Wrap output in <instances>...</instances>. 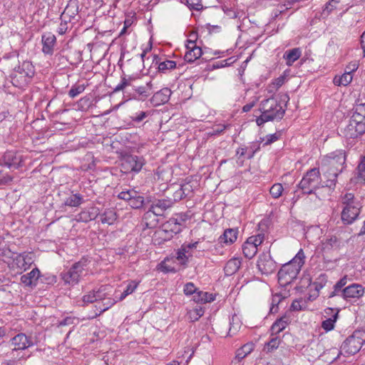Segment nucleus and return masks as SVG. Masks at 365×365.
<instances>
[{"label":"nucleus","instance_id":"obj_1","mask_svg":"<svg viewBox=\"0 0 365 365\" xmlns=\"http://www.w3.org/2000/svg\"><path fill=\"white\" fill-rule=\"evenodd\" d=\"M304 254L301 249L296 256L284 264L278 272V282L281 286H287L297 277L302 267L304 264Z\"/></svg>","mask_w":365,"mask_h":365},{"label":"nucleus","instance_id":"obj_2","mask_svg":"<svg viewBox=\"0 0 365 365\" xmlns=\"http://www.w3.org/2000/svg\"><path fill=\"white\" fill-rule=\"evenodd\" d=\"M345 163L346 154L342 150L332 152L323 159V163L329 168V173L333 177V179L329 180L327 184L329 189L335 187L336 178L339 174L343 171Z\"/></svg>","mask_w":365,"mask_h":365},{"label":"nucleus","instance_id":"obj_3","mask_svg":"<svg viewBox=\"0 0 365 365\" xmlns=\"http://www.w3.org/2000/svg\"><path fill=\"white\" fill-rule=\"evenodd\" d=\"M322 182L319 170L317 168H312L307 172L299 183L298 187L303 194L317 195L316 191L320 187Z\"/></svg>","mask_w":365,"mask_h":365},{"label":"nucleus","instance_id":"obj_4","mask_svg":"<svg viewBox=\"0 0 365 365\" xmlns=\"http://www.w3.org/2000/svg\"><path fill=\"white\" fill-rule=\"evenodd\" d=\"M365 343V331L356 330L347 337L340 347V353L354 355L356 354Z\"/></svg>","mask_w":365,"mask_h":365},{"label":"nucleus","instance_id":"obj_5","mask_svg":"<svg viewBox=\"0 0 365 365\" xmlns=\"http://www.w3.org/2000/svg\"><path fill=\"white\" fill-rule=\"evenodd\" d=\"M86 259H82L74 263L67 272L62 273L61 277L65 283L71 285L76 284L81 277L86 274Z\"/></svg>","mask_w":365,"mask_h":365},{"label":"nucleus","instance_id":"obj_6","mask_svg":"<svg viewBox=\"0 0 365 365\" xmlns=\"http://www.w3.org/2000/svg\"><path fill=\"white\" fill-rule=\"evenodd\" d=\"M259 110L262 113L273 118L274 120H281L285 113V110L275 98H269L261 102Z\"/></svg>","mask_w":365,"mask_h":365},{"label":"nucleus","instance_id":"obj_7","mask_svg":"<svg viewBox=\"0 0 365 365\" xmlns=\"http://www.w3.org/2000/svg\"><path fill=\"white\" fill-rule=\"evenodd\" d=\"M120 161V170L124 173H138L145 164L143 157L128 154L123 155Z\"/></svg>","mask_w":365,"mask_h":365},{"label":"nucleus","instance_id":"obj_8","mask_svg":"<svg viewBox=\"0 0 365 365\" xmlns=\"http://www.w3.org/2000/svg\"><path fill=\"white\" fill-rule=\"evenodd\" d=\"M173 205V202L170 200L165 199H156L155 200L150 207L148 208V212H146L143 215V220H146L149 217H151L152 214L156 216H161L164 211L167 209L170 208Z\"/></svg>","mask_w":365,"mask_h":365},{"label":"nucleus","instance_id":"obj_9","mask_svg":"<svg viewBox=\"0 0 365 365\" xmlns=\"http://www.w3.org/2000/svg\"><path fill=\"white\" fill-rule=\"evenodd\" d=\"M257 266L263 274H272L276 269V263L268 253H263L259 255Z\"/></svg>","mask_w":365,"mask_h":365},{"label":"nucleus","instance_id":"obj_10","mask_svg":"<svg viewBox=\"0 0 365 365\" xmlns=\"http://www.w3.org/2000/svg\"><path fill=\"white\" fill-rule=\"evenodd\" d=\"M362 205L343 207L341 220L345 225H351L359 217Z\"/></svg>","mask_w":365,"mask_h":365},{"label":"nucleus","instance_id":"obj_11","mask_svg":"<svg viewBox=\"0 0 365 365\" xmlns=\"http://www.w3.org/2000/svg\"><path fill=\"white\" fill-rule=\"evenodd\" d=\"M198 242L189 244H183L180 249L177 251V259L181 264H185L188 259L192 256V250L196 248Z\"/></svg>","mask_w":365,"mask_h":365},{"label":"nucleus","instance_id":"obj_12","mask_svg":"<svg viewBox=\"0 0 365 365\" xmlns=\"http://www.w3.org/2000/svg\"><path fill=\"white\" fill-rule=\"evenodd\" d=\"M364 293V287L359 284H352L343 289L341 291V297L344 299L351 298H359Z\"/></svg>","mask_w":365,"mask_h":365},{"label":"nucleus","instance_id":"obj_13","mask_svg":"<svg viewBox=\"0 0 365 365\" xmlns=\"http://www.w3.org/2000/svg\"><path fill=\"white\" fill-rule=\"evenodd\" d=\"M343 135L347 139H355L365 133L364 128L356 126L349 120V124L341 130Z\"/></svg>","mask_w":365,"mask_h":365},{"label":"nucleus","instance_id":"obj_14","mask_svg":"<svg viewBox=\"0 0 365 365\" xmlns=\"http://www.w3.org/2000/svg\"><path fill=\"white\" fill-rule=\"evenodd\" d=\"M189 43L192 44L191 50L186 52L184 58L187 62L192 63L202 56V51L200 47L196 46L195 41L189 40Z\"/></svg>","mask_w":365,"mask_h":365},{"label":"nucleus","instance_id":"obj_15","mask_svg":"<svg viewBox=\"0 0 365 365\" xmlns=\"http://www.w3.org/2000/svg\"><path fill=\"white\" fill-rule=\"evenodd\" d=\"M253 240L254 238L248 237L242 245V252L246 258L252 259L257 252V247Z\"/></svg>","mask_w":365,"mask_h":365},{"label":"nucleus","instance_id":"obj_16","mask_svg":"<svg viewBox=\"0 0 365 365\" xmlns=\"http://www.w3.org/2000/svg\"><path fill=\"white\" fill-rule=\"evenodd\" d=\"M289 323L290 319L286 315L277 319L271 327L272 335L278 334L282 331Z\"/></svg>","mask_w":365,"mask_h":365},{"label":"nucleus","instance_id":"obj_17","mask_svg":"<svg viewBox=\"0 0 365 365\" xmlns=\"http://www.w3.org/2000/svg\"><path fill=\"white\" fill-rule=\"evenodd\" d=\"M40 277V271L34 267L30 272L24 275V286L33 288L36 287Z\"/></svg>","mask_w":365,"mask_h":365},{"label":"nucleus","instance_id":"obj_18","mask_svg":"<svg viewBox=\"0 0 365 365\" xmlns=\"http://www.w3.org/2000/svg\"><path fill=\"white\" fill-rule=\"evenodd\" d=\"M357 69V66L356 63L353 64V68L351 69L350 71H348L344 73L341 76L337 78L336 76L334 78V83L338 86H347L352 81V72Z\"/></svg>","mask_w":365,"mask_h":365},{"label":"nucleus","instance_id":"obj_19","mask_svg":"<svg viewBox=\"0 0 365 365\" xmlns=\"http://www.w3.org/2000/svg\"><path fill=\"white\" fill-rule=\"evenodd\" d=\"M241 260L239 258H232L230 259L224 267L225 273L227 276H231L240 269Z\"/></svg>","mask_w":365,"mask_h":365},{"label":"nucleus","instance_id":"obj_20","mask_svg":"<svg viewBox=\"0 0 365 365\" xmlns=\"http://www.w3.org/2000/svg\"><path fill=\"white\" fill-rule=\"evenodd\" d=\"M42 42L43 53L47 54L51 53L56 42L55 36L51 34H45L42 36Z\"/></svg>","mask_w":365,"mask_h":365},{"label":"nucleus","instance_id":"obj_21","mask_svg":"<svg viewBox=\"0 0 365 365\" xmlns=\"http://www.w3.org/2000/svg\"><path fill=\"white\" fill-rule=\"evenodd\" d=\"M302 51L299 48H294L287 51L284 54V58L287 60V65L290 66L294 61L299 58Z\"/></svg>","mask_w":365,"mask_h":365},{"label":"nucleus","instance_id":"obj_22","mask_svg":"<svg viewBox=\"0 0 365 365\" xmlns=\"http://www.w3.org/2000/svg\"><path fill=\"white\" fill-rule=\"evenodd\" d=\"M237 229H226L223 235L220 237V240L221 242L232 244L237 240Z\"/></svg>","mask_w":365,"mask_h":365},{"label":"nucleus","instance_id":"obj_23","mask_svg":"<svg viewBox=\"0 0 365 365\" xmlns=\"http://www.w3.org/2000/svg\"><path fill=\"white\" fill-rule=\"evenodd\" d=\"M170 93V89L168 88H164L153 95V101H156L158 104L165 103L168 101Z\"/></svg>","mask_w":365,"mask_h":365},{"label":"nucleus","instance_id":"obj_24","mask_svg":"<svg viewBox=\"0 0 365 365\" xmlns=\"http://www.w3.org/2000/svg\"><path fill=\"white\" fill-rule=\"evenodd\" d=\"M255 348V344L252 342H248L238 349L236 352L235 358L240 361L250 354Z\"/></svg>","mask_w":365,"mask_h":365},{"label":"nucleus","instance_id":"obj_25","mask_svg":"<svg viewBox=\"0 0 365 365\" xmlns=\"http://www.w3.org/2000/svg\"><path fill=\"white\" fill-rule=\"evenodd\" d=\"M341 203L344 207L361 205L353 193L346 192L341 197Z\"/></svg>","mask_w":365,"mask_h":365},{"label":"nucleus","instance_id":"obj_26","mask_svg":"<svg viewBox=\"0 0 365 365\" xmlns=\"http://www.w3.org/2000/svg\"><path fill=\"white\" fill-rule=\"evenodd\" d=\"M22 339L23 334H19L16 335L14 337H13L11 340V346H14L11 351V355L14 358L18 357V356L16 355V353H17L18 351L23 349Z\"/></svg>","mask_w":365,"mask_h":365},{"label":"nucleus","instance_id":"obj_27","mask_svg":"<svg viewBox=\"0 0 365 365\" xmlns=\"http://www.w3.org/2000/svg\"><path fill=\"white\" fill-rule=\"evenodd\" d=\"M83 202V197L79 194H71L64 201V205L69 207H78Z\"/></svg>","mask_w":365,"mask_h":365},{"label":"nucleus","instance_id":"obj_28","mask_svg":"<svg viewBox=\"0 0 365 365\" xmlns=\"http://www.w3.org/2000/svg\"><path fill=\"white\" fill-rule=\"evenodd\" d=\"M346 283L347 277L346 276H344L334 286V290L330 293L329 297L331 298L335 296L341 297V291L343 290L344 287L346 284Z\"/></svg>","mask_w":365,"mask_h":365},{"label":"nucleus","instance_id":"obj_29","mask_svg":"<svg viewBox=\"0 0 365 365\" xmlns=\"http://www.w3.org/2000/svg\"><path fill=\"white\" fill-rule=\"evenodd\" d=\"M116 220V213L113 210H107L101 215V221L103 224L112 225Z\"/></svg>","mask_w":365,"mask_h":365},{"label":"nucleus","instance_id":"obj_30","mask_svg":"<svg viewBox=\"0 0 365 365\" xmlns=\"http://www.w3.org/2000/svg\"><path fill=\"white\" fill-rule=\"evenodd\" d=\"M339 317V311H336L331 317L324 320L322 323V327L327 331H331L334 328V324Z\"/></svg>","mask_w":365,"mask_h":365},{"label":"nucleus","instance_id":"obj_31","mask_svg":"<svg viewBox=\"0 0 365 365\" xmlns=\"http://www.w3.org/2000/svg\"><path fill=\"white\" fill-rule=\"evenodd\" d=\"M116 301L110 297H108L105 301H102V305H99L98 307L96 306L98 309H100L99 313H96L92 318L96 317L97 316L101 315L103 312L108 310L109 308H110L113 305L115 304Z\"/></svg>","mask_w":365,"mask_h":365},{"label":"nucleus","instance_id":"obj_32","mask_svg":"<svg viewBox=\"0 0 365 365\" xmlns=\"http://www.w3.org/2000/svg\"><path fill=\"white\" fill-rule=\"evenodd\" d=\"M194 299L197 302L207 303L214 301L215 297L212 294L199 291L197 292V294L194 296Z\"/></svg>","mask_w":365,"mask_h":365},{"label":"nucleus","instance_id":"obj_33","mask_svg":"<svg viewBox=\"0 0 365 365\" xmlns=\"http://www.w3.org/2000/svg\"><path fill=\"white\" fill-rule=\"evenodd\" d=\"M152 89V83L151 81L148 82L145 86H140L135 89L136 93L139 96L141 97L140 99L146 98L148 97L151 93L150 91Z\"/></svg>","mask_w":365,"mask_h":365},{"label":"nucleus","instance_id":"obj_34","mask_svg":"<svg viewBox=\"0 0 365 365\" xmlns=\"http://www.w3.org/2000/svg\"><path fill=\"white\" fill-rule=\"evenodd\" d=\"M128 204L131 207L134 209H139L144 205V198L143 197L138 195L137 192L136 195H134Z\"/></svg>","mask_w":365,"mask_h":365},{"label":"nucleus","instance_id":"obj_35","mask_svg":"<svg viewBox=\"0 0 365 365\" xmlns=\"http://www.w3.org/2000/svg\"><path fill=\"white\" fill-rule=\"evenodd\" d=\"M328 278L326 274H321L314 281L315 290L319 292L327 284Z\"/></svg>","mask_w":365,"mask_h":365},{"label":"nucleus","instance_id":"obj_36","mask_svg":"<svg viewBox=\"0 0 365 365\" xmlns=\"http://www.w3.org/2000/svg\"><path fill=\"white\" fill-rule=\"evenodd\" d=\"M340 0H329L325 5L322 11V15L328 16L333 10L336 8V5L339 3Z\"/></svg>","mask_w":365,"mask_h":365},{"label":"nucleus","instance_id":"obj_37","mask_svg":"<svg viewBox=\"0 0 365 365\" xmlns=\"http://www.w3.org/2000/svg\"><path fill=\"white\" fill-rule=\"evenodd\" d=\"M284 190L283 186L280 183L274 184L270 190L269 193L274 198H279Z\"/></svg>","mask_w":365,"mask_h":365},{"label":"nucleus","instance_id":"obj_38","mask_svg":"<svg viewBox=\"0 0 365 365\" xmlns=\"http://www.w3.org/2000/svg\"><path fill=\"white\" fill-rule=\"evenodd\" d=\"M165 226L175 233H178L181 230L180 224L175 218H170L166 222Z\"/></svg>","mask_w":365,"mask_h":365},{"label":"nucleus","instance_id":"obj_39","mask_svg":"<svg viewBox=\"0 0 365 365\" xmlns=\"http://www.w3.org/2000/svg\"><path fill=\"white\" fill-rule=\"evenodd\" d=\"M176 67V62L174 61L167 60L158 63V70L165 72L166 70L173 69Z\"/></svg>","mask_w":365,"mask_h":365},{"label":"nucleus","instance_id":"obj_40","mask_svg":"<svg viewBox=\"0 0 365 365\" xmlns=\"http://www.w3.org/2000/svg\"><path fill=\"white\" fill-rule=\"evenodd\" d=\"M324 249H331L333 247H338L339 246V241L336 236H331L330 238L326 240L323 243Z\"/></svg>","mask_w":365,"mask_h":365},{"label":"nucleus","instance_id":"obj_41","mask_svg":"<svg viewBox=\"0 0 365 365\" xmlns=\"http://www.w3.org/2000/svg\"><path fill=\"white\" fill-rule=\"evenodd\" d=\"M350 121L352 122V123L355 124L356 126H361L364 128V130H365V116L359 115L357 113H353Z\"/></svg>","mask_w":365,"mask_h":365},{"label":"nucleus","instance_id":"obj_42","mask_svg":"<svg viewBox=\"0 0 365 365\" xmlns=\"http://www.w3.org/2000/svg\"><path fill=\"white\" fill-rule=\"evenodd\" d=\"M35 68L34 65L30 61H24V73L25 76L31 78L35 75Z\"/></svg>","mask_w":365,"mask_h":365},{"label":"nucleus","instance_id":"obj_43","mask_svg":"<svg viewBox=\"0 0 365 365\" xmlns=\"http://www.w3.org/2000/svg\"><path fill=\"white\" fill-rule=\"evenodd\" d=\"M182 3H185L190 9L199 11L202 9L201 0H180Z\"/></svg>","mask_w":365,"mask_h":365},{"label":"nucleus","instance_id":"obj_44","mask_svg":"<svg viewBox=\"0 0 365 365\" xmlns=\"http://www.w3.org/2000/svg\"><path fill=\"white\" fill-rule=\"evenodd\" d=\"M136 192H137V191H135L134 190L123 191L118 194V197L120 200H123L129 202L130 201V200L132 199V197L134 196V195H136Z\"/></svg>","mask_w":365,"mask_h":365},{"label":"nucleus","instance_id":"obj_45","mask_svg":"<svg viewBox=\"0 0 365 365\" xmlns=\"http://www.w3.org/2000/svg\"><path fill=\"white\" fill-rule=\"evenodd\" d=\"M108 287L107 286H101L97 291H96V299L98 301H105V299L109 297L108 294L106 292L107 290Z\"/></svg>","mask_w":365,"mask_h":365},{"label":"nucleus","instance_id":"obj_46","mask_svg":"<svg viewBox=\"0 0 365 365\" xmlns=\"http://www.w3.org/2000/svg\"><path fill=\"white\" fill-rule=\"evenodd\" d=\"M85 90L83 85L73 86L68 92V95L71 98H74L81 93Z\"/></svg>","mask_w":365,"mask_h":365},{"label":"nucleus","instance_id":"obj_47","mask_svg":"<svg viewBox=\"0 0 365 365\" xmlns=\"http://www.w3.org/2000/svg\"><path fill=\"white\" fill-rule=\"evenodd\" d=\"M83 302L84 304L93 303L97 302L96 291L90 292L88 294L83 297Z\"/></svg>","mask_w":365,"mask_h":365},{"label":"nucleus","instance_id":"obj_48","mask_svg":"<svg viewBox=\"0 0 365 365\" xmlns=\"http://www.w3.org/2000/svg\"><path fill=\"white\" fill-rule=\"evenodd\" d=\"M184 293L186 295H191L192 294H196L198 292L197 288L195 287L194 284L192 282H188L184 286Z\"/></svg>","mask_w":365,"mask_h":365},{"label":"nucleus","instance_id":"obj_49","mask_svg":"<svg viewBox=\"0 0 365 365\" xmlns=\"http://www.w3.org/2000/svg\"><path fill=\"white\" fill-rule=\"evenodd\" d=\"M279 341H280V340L279 339V338L277 336L274 337L272 339H270L267 343L268 351H272V350L277 349L279 345Z\"/></svg>","mask_w":365,"mask_h":365},{"label":"nucleus","instance_id":"obj_50","mask_svg":"<svg viewBox=\"0 0 365 365\" xmlns=\"http://www.w3.org/2000/svg\"><path fill=\"white\" fill-rule=\"evenodd\" d=\"M273 120V118L269 115H266V114L262 113L259 117H258L256 120L257 124L258 125H262L264 123L267 121Z\"/></svg>","mask_w":365,"mask_h":365},{"label":"nucleus","instance_id":"obj_51","mask_svg":"<svg viewBox=\"0 0 365 365\" xmlns=\"http://www.w3.org/2000/svg\"><path fill=\"white\" fill-rule=\"evenodd\" d=\"M301 286L302 287H308L312 284V278L309 274H304L301 279Z\"/></svg>","mask_w":365,"mask_h":365},{"label":"nucleus","instance_id":"obj_52","mask_svg":"<svg viewBox=\"0 0 365 365\" xmlns=\"http://www.w3.org/2000/svg\"><path fill=\"white\" fill-rule=\"evenodd\" d=\"M280 134L279 133H274L271 135H267L266 136V142L264 145H269L275 141H277L279 138Z\"/></svg>","mask_w":365,"mask_h":365},{"label":"nucleus","instance_id":"obj_53","mask_svg":"<svg viewBox=\"0 0 365 365\" xmlns=\"http://www.w3.org/2000/svg\"><path fill=\"white\" fill-rule=\"evenodd\" d=\"M24 337L26 339V342H24V350L29 346H31L36 344L37 340L36 337L32 336H27L26 334H24Z\"/></svg>","mask_w":365,"mask_h":365},{"label":"nucleus","instance_id":"obj_54","mask_svg":"<svg viewBox=\"0 0 365 365\" xmlns=\"http://www.w3.org/2000/svg\"><path fill=\"white\" fill-rule=\"evenodd\" d=\"M234 317H232V322L230 323V329H229V334L230 336L236 334L237 331H238V329L240 327V324L238 322H237L236 324L234 322Z\"/></svg>","mask_w":365,"mask_h":365},{"label":"nucleus","instance_id":"obj_55","mask_svg":"<svg viewBox=\"0 0 365 365\" xmlns=\"http://www.w3.org/2000/svg\"><path fill=\"white\" fill-rule=\"evenodd\" d=\"M250 237L254 238L253 242L256 244V246L258 247L260 245L264 240V234L259 233L257 235L251 236Z\"/></svg>","mask_w":365,"mask_h":365},{"label":"nucleus","instance_id":"obj_56","mask_svg":"<svg viewBox=\"0 0 365 365\" xmlns=\"http://www.w3.org/2000/svg\"><path fill=\"white\" fill-rule=\"evenodd\" d=\"M280 299L279 296L274 297L272 299V307L270 308L271 313H275L277 312V304L279 303Z\"/></svg>","mask_w":365,"mask_h":365},{"label":"nucleus","instance_id":"obj_57","mask_svg":"<svg viewBox=\"0 0 365 365\" xmlns=\"http://www.w3.org/2000/svg\"><path fill=\"white\" fill-rule=\"evenodd\" d=\"M137 287L138 283L134 281H132L127 285V287L124 291H126V292L128 293V294H130L135 290Z\"/></svg>","mask_w":365,"mask_h":365},{"label":"nucleus","instance_id":"obj_58","mask_svg":"<svg viewBox=\"0 0 365 365\" xmlns=\"http://www.w3.org/2000/svg\"><path fill=\"white\" fill-rule=\"evenodd\" d=\"M75 320H76L75 318L68 317H66L65 319H63V320H61V322H59L58 325L59 326H66V325L73 324L74 323Z\"/></svg>","mask_w":365,"mask_h":365},{"label":"nucleus","instance_id":"obj_59","mask_svg":"<svg viewBox=\"0 0 365 365\" xmlns=\"http://www.w3.org/2000/svg\"><path fill=\"white\" fill-rule=\"evenodd\" d=\"M329 168H327V170H326V171H325V173H324V177L327 180H326V181H325V182H324V185H322V186H321V187H329L327 185V184L329 182V180L333 179L332 175H330V174L329 173Z\"/></svg>","mask_w":365,"mask_h":365},{"label":"nucleus","instance_id":"obj_60","mask_svg":"<svg viewBox=\"0 0 365 365\" xmlns=\"http://www.w3.org/2000/svg\"><path fill=\"white\" fill-rule=\"evenodd\" d=\"M354 113L365 116V103L357 106Z\"/></svg>","mask_w":365,"mask_h":365},{"label":"nucleus","instance_id":"obj_61","mask_svg":"<svg viewBox=\"0 0 365 365\" xmlns=\"http://www.w3.org/2000/svg\"><path fill=\"white\" fill-rule=\"evenodd\" d=\"M192 314H195V320H197L201 316L203 315L204 310L201 307L196 308L192 311Z\"/></svg>","mask_w":365,"mask_h":365},{"label":"nucleus","instance_id":"obj_62","mask_svg":"<svg viewBox=\"0 0 365 365\" xmlns=\"http://www.w3.org/2000/svg\"><path fill=\"white\" fill-rule=\"evenodd\" d=\"M290 309L292 311H299L302 309V307L300 305V302L298 300H294L291 305Z\"/></svg>","mask_w":365,"mask_h":365},{"label":"nucleus","instance_id":"obj_63","mask_svg":"<svg viewBox=\"0 0 365 365\" xmlns=\"http://www.w3.org/2000/svg\"><path fill=\"white\" fill-rule=\"evenodd\" d=\"M145 117H146V113L142 111V112H140V113L139 115H138L135 117H133V119L134 121L139 123V122L142 121Z\"/></svg>","mask_w":365,"mask_h":365},{"label":"nucleus","instance_id":"obj_64","mask_svg":"<svg viewBox=\"0 0 365 365\" xmlns=\"http://www.w3.org/2000/svg\"><path fill=\"white\" fill-rule=\"evenodd\" d=\"M181 190L182 191V192L185 195H187L188 193H185V192H190L192 190V186L191 185H190L189 183H186L183 185H182L181 187Z\"/></svg>","mask_w":365,"mask_h":365}]
</instances>
